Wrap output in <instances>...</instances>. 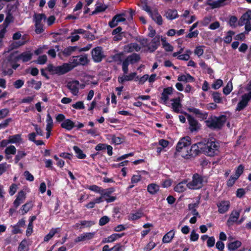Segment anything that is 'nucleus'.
Masks as SVG:
<instances>
[{
	"instance_id": "49530a36",
	"label": "nucleus",
	"mask_w": 251,
	"mask_h": 251,
	"mask_svg": "<svg viewBox=\"0 0 251 251\" xmlns=\"http://www.w3.org/2000/svg\"><path fill=\"white\" fill-rule=\"evenodd\" d=\"M114 191L115 189L113 187H111L107 189L102 188L101 195H103L104 198L105 197H109Z\"/></svg>"
},
{
	"instance_id": "864d4df0",
	"label": "nucleus",
	"mask_w": 251,
	"mask_h": 251,
	"mask_svg": "<svg viewBox=\"0 0 251 251\" xmlns=\"http://www.w3.org/2000/svg\"><path fill=\"white\" fill-rule=\"evenodd\" d=\"M244 170V166L240 164L238 166L235 170V176L239 178L240 176L243 173Z\"/></svg>"
},
{
	"instance_id": "ea45409f",
	"label": "nucleus",
	"mask_w": 251,
	"mask_h": 251,
	"mask_svg": "<svg viewBox=\"0 0 251 251\" xmlns=\"http://www.w3.org/2000/svg\"><path fill=\"white\" fill-rule=\"evenodd\" d=\"M18 251H28L27 242L25 239L23 240L19 244Z\"/></svg>"
},
{
	"instance_id": "c85d7f7f",
	"label": "nucleus",
	"mask_w": 251,
	"mask_h": 251,
	"mask_svg": "<svg viewBox=\"0 0 251 251\" xmlns=\"http://www.w3.org/2000/svg\"><path fill=\"white\" fill-rule=\"evenodd\" d=\"M32 55V53L30 52V51H26L21 53L19 54V56L20 59L22 60L23 62H26L31 59Z\"/></svg>"
},
{
	"instance_id": "a211bd4d",
	"label": "nucleus",
	"mask_w": 251,
	"mask_h": 251,
	"mask_svg": "<svg viewBox=\"0 0 251 251\" xmlns=\"http://www.w3.org/2000/svg\"><path fill=\"white\" fill-rule=\"evenodd\" d=\"M250 20H251V10H249L241 17L238 22V25L240 26H242L246 23L250 22Z\"/></svg>"
},
{
	"instance_id": "c756f323",
	"label": "nucleus",
	"mask_w": 251,
	"mask_h": 251,
	"mask_svg": "<svg viewBox=\"0 0 251 251\" xmlns=\"http://www.w3.org/2000/svg\"><path fill=\"white\" fill-rule=\"evenodd\" d=\"M148 192L151 194L154 195L159 190V186L155 183H151L147 187Z\"/></svg>"
},
{
	"instance_id": "b1692460",
	"label": "nucleus",
	"mask_w": 251,
	"mask_h": 251,
	"mask_svg": "<svg viewBox=\"0 0 251 251\" xmlns=\"http://www.w3.org/2000/svg\"><path fill=\"white\" fill-rule=\"evenodd\" d=\"M165 17L169 20H173L178 17L177 11L176 9H168L165 12Z\"/></svg>"
},
{
	"instance_id": "20e7f679",
	"label": "nucleus",
	"mask_w": 251,
	"mask_h": 251,
	"mask_svg": "<svg viewBox=\"0 0 251 251\" xmlns=\"http://www.w3.org/2000/svg\"><path fill=\"white\" fill-rule=\"evenodd\" d=\"M207 178L198 173H195L192 177V180L187 184V186L191 189H199L203 185V183H207Z\"/></svg>"
},
{
	"instance_id": "dca6fc26",
	"label": "nucleus",
	"mask_w": 251,
	"mask_h": 251,
	"mask_svg": "<svg viewBox=\"0 0 251 251\" xmlns=\"http://www.w3.org/2000/svg\"><path fill=\"white\" fill-rule=\"evenodd\" d=\"M240 211L233 210L227 221L226 225L228 226H232L234 223L237 222L240 217Z\"/></svg>"
},
{
	"instance_id": "393cba45",
	"label": "nucleus",
	"mask_w": 251,
	"mask_h": 251,
	"mask_svg": "<svg viewBox=\"0 0 251 251\" xmlns=\"http://www.w3.org/2000/svg\"><path fill=\"white\" fill-rule=\"evenodd\" d=\"M125 49L128 52H131L134 50L136 51H139L141 50V47L136 43L128 44L125 47Z\"/></svg>"
},
{
	"instance_id": "338daca9",
	"label": "nucleus",
	"mask_w": 251,
	"mask_h": 251,
	"mask_svg": "<svg viewBox=\"0 0 251 251\" xmlns=\"http://www.w3.org/2000/svg\"><path fill=\"white\" fill-rule=\"evenodd\" d=\"M24 84V81L22 79H18L13 83V86L16 89L21 88Z\"/></svg>"
},
{
	"instance_id": "4d7b16f0",
	"label": "nucleus",
	"mask_w": 251,
	"mask_h": 251,
	"mask_svg": "<svg viewBox=\"0 0 251 251\" xmlns=\"http://www.w3.org/2000/svg\"><path fill=\"white\" fill-rule=\"evenodd\" d=\"M119 16H120L119 15H115V16L112 18V20H111L110 21H109V23H108V25H109V26L111 28H114V27H115V26H116L118 25V22L117 21L116 19H117V18H118Z\"/></svg>"
},
{
	"instance_id": "2eb2a0df",
	"label": "nucleus",
	"mask_w": 251,
	"mask_h": 251,
	"mask_svg": "<svg viewBox=\"0 0 251 251\" xmlns=\"http://www.w3.org/2000/svg\"><path fill=\"white\" fill-rule=\"evenodd\" d=\"M79 81L75 80L68 82L67 84V87L73 95L76 96L79 92Z\"/></svg>"
},
{
	"instance_id": "a878e982",
	"label": "nucleus",
	"mask_w": 251,
	"mask_h": 251,
	"mask_svg": "<svg viewBox=\"0 0 251 251\" xmlns=\"http://www.w3.org/2000/svg\"><path fill=\"white\" fill-rule=\"evenodd\" d=\"M126 59L130 64H134L140 60L141 57L139 54L133 53L128 55Z\"/></svg>"
},
{
	"instance_id": "680f3d73",
	"label": "nucleus",
	"mask_w": 251,
	"mask_h": 251,
	"mask_svg": "<svg viewBox=\"0 0 251 251\" xmlns=\"http://www.w3.org/2000/svg\"><path fill=\"white\" fill-rule=\"evenodd\" d=\"M238 179V177L235 176H231L229 179L227 181L226 185L228 187L232 186L235 183L236 180Z\"/></svg>"
},
{
	"instance_id": "0e129e2a",
	"label": "nucleus",
	"mask_w": 251,
	"mask_h": 251,
	"mask_svg": "<svg viewBox=\"0 0 251 251\" xmlns=\"http://www.w3.org/2000/svg\"><path fill=\"white\" fill-rule=\"evenodd\" d=\"M110 221L109 218L107 216H104L100 218L99 220V225L103 226L108 223Z\"/></svg>"
},
{
	"instance_id": "f8f14e48",
	"label": "nucleus",
	"mask_w": 251,
	"mask_h": 251,
	"mask_svg": "<svg viewBox=\"0 0 251 251\" xmlns=\"http://www.w3.org/2000/svg\"><path fill=\"white\" fill-rule=\"evenodd\" d=\"M174 89L172 87L164 88L161 93V96L159 100V102L167 105V101L169 100V96L173 93Z\"/></svg>"
},
{
	"instance_id": "bf43d9fd",
	"label": "nucleus",
	"mask_w": 251,
	"mask_h": 251,
	"mask_svg": "<svg viewBox=\"0 0 251 251\" xmlns=\"http://www.w3.org/2000/svg\"><path fill=\"white\" fill-rule=\"evenodd\" d=\"M35 26L37 34H41L44 32L43 25L42 23H35Z\"/></svg>"
},
{
	"instance_id": "f03ea898",
	"label": "nucleus",
	"mask_w": 251,
	"mask_h": 251,
	"mask_svg": "<svg viewBox=\"0 0 251 251\" xmlns=\"http://www.w3.org/2000/svg\"><path fill=\"white\" fill-rule=\"evenodd\" d=\"M226 121V115L219 116H211L208 120L205 121L206 126L212 130H220L224 126Z\"/></svg>"
},
{
	"instance_id": "c03bdc74",
	"label": "nucleus",
	"mask_w": 251,
	"mask_h": 251,
	"mask_svg": "<svg viewBox=\"0 0 251 251\" xmlns=\"http://www.w3.org/2000/svg\"><path fill=\"white\" fill-rule=\"evenodd\" d=\"M26 155V153L23 151H18L17 154L16 155L14 160L16 164L23 158Z\"/></svg>"
},
{
	"instance_id": "9b49d317",
	"label": "nucleus",
	"mask_w": 251,
	"mask_h": 251,
	"mask_svg": "<svg viewBox=\"0 0 251 251\" xmlns=\"http://www.w3.org/2000/svg\"><path fill=\"white\" fill-rule=\"evenodd\" d=\"M160 45V37L159 35H156L152 39L151 41L148 44L147 47L150 52H153Z\"/></svg>"
},
{
	"instance_id": "5fc2aeb1",
	"label": "nucleus",
	"mask_w": 251,
	"mask_h": 251,
	"mask_svg": "<svg viewBox=\"0 0 251 251\" xmlns=\"http://www.w3.org/2000/svg\"><path fill=\"white\" fill-rule=\"evenodd\" d=\"M129 63L127 61V60L125 59L122 62V70L124 72V75H126L127 74L128 72V66L129 65Z\"/></svg>"
},
{
	"instance_id": "774afa93",
	"label": "nucleus",
	"mask_w": 251,
	"mask_h": 251,
	"mask_svg": "<svg viewBox=\"0 0 251 251\" xmlns=\"http://www.w3.org/2000/svg\"><path fill=\"white\" fill-rule=\"evenodd\" d=\"M25 179L29 181H33L34 179L33 176L28 171H25L24 173Z\"/></svg>"
},
{
	"instance_id": "f3484780",
	"label": "nucleus",
	"mask_w": 251,
	"mask_h": 251,
	"mask_svg": "<svg viewBox=\"0 0 251 251\" xmlns=\"http://www.w3.org/2000/svg\"><path fill=\"white\" fill-rule=\"evenodd\" d=\"M76 46H69L65 48L63 50L59 52L58 53V56L60 58H62V55H63L64 57H68L71 55L73 52L76 50Z\"/></svg>"
},
{
	"instance_id": "f704fd0d",
	"label": "nucleus",
	"mask_w": 251,
	"mask_h": 251,
	"mask_svg": "<svg viewBox=\"0 0 251 251\" xmlns=\"http://www.w3.org/2000/svg\"><path fill=\"white\" fill-rule=\"evenodd\" d=\"M122 247L120 244H116L111 248H109V246L106 245L103 247L102 251H120Z\"/></svg>"
},
{
	"instance_id": "09e8293b",
	"label": "nucleus",
	"mask_w": 251,
	"mask_h": 251,
	"mask_svg": "<svg viewBox=\"0 0 251 251\" xmlns=\"http://www.w3.org/2000/svg\"><path fill=\"white\" fill-rule=\"evenodd\" d=\"M234 34L235 32L233 31L229 30L227 33V35L224 38V42L227 44L230 43L232 40V36L234 35Z\"/></svg>"
},
{
	"instance_id": "052dcab7",
	"label": "nucleus",
	"mask_w": 251,
	"mask_h": 251,
	"mask_svg": "<svg viewBox=\"0 0 251 251\" xmlns=\"http://www.w3.org/2000/svg\"><path fill=\"white\" fill-rule=\"evenodd\" d=\"M223 84V80L221 79H217L212 85V88L215 90L218 89Z\"/></svg>"
},
{
	"instance_id": "bb28decb",
	"label": "nucleus",
	"mask_w": 251,
	"mask_h": 251,
	"mask_svg": "<svg viewBox=\"0 0 251 251\" xmlns=\"http://www.w3.org/2000/svg\"><path fill=\"white\" fill-rule=\"evenodd\" d=\"M36 218L37 217L36 216H32L30 217L28 226L26 230V235L27 236H29L31 235L33 232V222L36 219Z\"/></svg>"
},
{
	"instance_id": "6e6d98bb",
	"label": "nucleus",
	"mask_w": 251,
	"mask_h": 251,
	"mask_svg": "<svg viewBox=\"0 0 251 251\" xmlns=\"http://www.w3.org/2000/svg\"><path fill=\"white\" fill-rule=\"evenodd\" d=\"M20 60L21 59L19 55L17 56H14L13 53H11L8 58V61L11 63H16Z\"/></svg>"
},
{
	"instance_id": "473e14b6",
	"label": "nucleus",
	"mask_w": 251,
	"mask_h": 251,
	"mask_svg": "<svg viewBox=\"0 0 251 251\" xmlns=\"http://www.w3.org/2000/svg\"><path fill=\"white\" fill-rule=\"evenodd\" d=\"M151 17L159 25H162L163 21L162 17L159 14L157 11H154Z\"/></svg>"
},
{
	"instance_id": "2f4dec72",
	"label": "nucleus",
	"mask_w": 251,
	"mask_h": 251,
	"mask_svg": "<svg viewBox=\"0 0 251 251\" xmlns=\"http://www.w3.org/2000/svg\"><path fill=\"white\" fill-rule=\"evenodd\" d=\"M175 235V231L173 230H170L167 232L163 237L162 242L164 243H170Z\"/></svg>"
},
{
	"instance_id": "de8ad7c7",
	"label": "nucleus",
	"mask_w": 251,
	"mask_h": 251,
	"mask_svg": "<svg viewBox=\"0 0 251 251\" xmlns=\"http://www.w3.org/2000/svg\"><path fill=\"white\" fill-rule=\"evenodd\" d=\"M16 148L13 145H10L9 147H7L5 151L4 152L6 155L9 154H15L16 152Z\"/></svg>"
},
{
	"instance_id": "cd10ccee",
	"label": "nucleus",
	"mask_w": 251,
	"mask_h": 251,
	"mask_svg": "<svg viewBox=\"0 0 251 251\" xmlns=\"http://www.w3.org/2000/svg\"><path fill=\"white\" fill-rule=\"evenodd\" d=\"M241 245V242L239 240H236L234 242L229 243L227 244V248L229 251H234L240 247Z\"/></svg>"
},
{
	"instance_id": "4be33fe9",
	"label": "nucleus",
	"mask_w": 251,
	"mask_h": 251,
	"mask_svg": "<svg viewBox=\"0 0 251 251\" xmlns=\"http://www.w3.org/2000/svg\"><path fill=\"white\" fill-rule=\"evenodd\" d=\"M75 126V123L70 119H66L61 124V127L67 130H71Z\"/></svg>"
},
{
	"instance_id": "37998d69",
	"label": "nucleus",
	"mask_w": 251,
	"mask_h": 251,
	"mask_svg": "<svg viewBox=\"0 0 251 251\" xmlns=\"http://www.w3.org/2000/svg\"><path fill=\"white\" fill-rule=\"evenodd\" d=\"M221 95V93L218 92H213L212 93V99L216 103H220L222 102V99Z\"/></svg>"
},
{
	"instance_id": "a19ab883",
	"label": "nucleus",
	"mask_w": 251,
	"mask_h": 251,
	"mask_svg": "<svg viewBox=\"0 0 251 251\" xmlns=\"http://www.w3.org/2000/svg\"><path fill=\"white\" fill-rule=\"evenodd\" d=\"M57 232L56 228H51L49 233L47 234L44 238V242H48Z\"/></svg>"
},
{
	"instance_id": "69168bd1",
	"label": "nucleus",
	"mask_w": 251,
	"mask_h": 251,
	"mask_svg": "<svg viewBox=\"0 0 251 251\" xmlns=\"http://www.w3.org/2000/svg\"><path fill=\"white\" fill-rule=\"evenodd\" d=\"M212 16L209 15L208 16H206L204 17L203 20L201 22L202 25L206 26H207L210 22L211 21Z\"/></svg>"
},
{
	"instance_id": "7c9ffc66",
	"label": "nucleus",
	"mask_w": 251,
	"mask_h": 251,
	"mask_svg": "<svg viewBox=\"0 0 251 251\" xmlns=\"http://www.w3.org/2000/svg\"><path fill=\"white\" fill-rule=\"evenodd\" d=\"M33 205V204L31 201L25 203L22 206V207L20 209L21 214L22 215H25V214H26L30 209H31L32 208Z\"/></svg>"
},
{
	"instance_id": "4c0bfd02",
	"label": "nucleus",
	"mask_w": 251,
	"mask_h": 251,
	"mask_svg": "<svg viewBox=\"0 0 251 251\" xmlns=\"http://www.w3.org/2000/svg\"><path fill=\"white\" fill-rule=\"evenodd\" d=\"M8 140L10 143H19L21 140V135L20 134H15L14 135L9 136Z\"/></svg>"
},
{
	"instance_id": "c9c22d12",
	"label": "nucleus",
	"mask_w": 251,
	"mask_h": 251,
	"mask_svg": "<svg viewBox=\"0 0 251 251\" xmlns=\"http://www.w3.org/2000/svg\"><path fill=\"white\" fill-rule=\"evenodd\" d=\"M73 150H74L75 154H76V157L79 159H84L85 158L86 155L84 154L83 151L77 146H74L73 147Z\"/></svg>"
},
{
	"instance_id": "f257e3e1",
	"label": "nucleus",
	"mask_w": 251,
	"mask_h": 251,
	"mask_svg": "<svg viewBox=\"0 0 251 251\" xmlns=\"http://www.w3.org/2000/svg\"><path fill=\"white\" fill-rule=\"evenodd\" d=\"M70 60L73 64L64 63L62 65L54 66L52 64H49L47 69L52 75H60L70 72L77 66H84L89 62V60L86 55L73 56Z\"/></svg>"
},
{
	"instance_id": "9d476101",
	"label": "nucleus",
	"mask_w": 251,
	"mask_h": 251,
	"mask_svg": "<svg viewBox=\"0 0 251 251\" xmlns=\"http://www.w3.org/2000/svg\"><path fill=\"white\" fill-rule=\"evenodd\" d=\"M232 0H207V4L211 6L212 9L220 8L229 4Z\"/></svg>"
},
{
	"instance_id": "0eeeda50",
	"label": "nucleus",
	"mask_w": 251,
	"mask_h": 251,
	"mask_svg": "<svg viewBox=\"0 0 251 251\" xmlns=\"http://www.w3.org/2000/svg\"><path fill=\"white\" fill-rule=\"evenodd\" d=\"M91 54L93 61L96 63L101 62L104 57L102 51V48L100 46L97 47L93 49L92 50Z\"/></svg>"
},
{
	"instance_id": "13d9d810",
	"label": "nucleus",
	"mask_w": 251,
	"mask_h": 251,
	"mask_svg": "<svg viewBox=\"0 0 251 251\" xmlns=\"http://www.w3.org/2000/svg\"><path fill=\"white\" fill-rule=\"evenodd\" d=\"M47 61V56L46 55L39 56L36 61V63L38 64L43 65L45 64Z\"/></svg>"
},
{
	"instance_id": "6e6552de",
	"label": "nucleus",
	"mask_w": 251,
	"mask_h": 251,
	"mask_svg": "<svg viewBox=\"0 0 251 251\" xmlns=\"http://www.w3.org/2000/svg\"><path fill=\"white\" fill-rule=\"evenodd\" d=\"M251 99V93L245 94L242 96L241 100L238 103L236 111H240L243 110L248 104Z\"/></svg>"
},
{
	"instance_id": "a18cd8bd",
	"label": "nucleus",
	"mask_w": 251,
	"mask_h": 251,
	"mask_svg": "<svg viewBox=\"0 0 251 251\" xmlns=\"http://www.w3.org/2000/svg\"><path fill=\"white\" fill-rule=\"evenodd\" d=\"M232 90V83L231 81H229L226 85L223 88V93L226 95H228Z\"/></svg>"
},
{
	"instance_id": "58836bf2",
	"label": "nucleus",
	"mask_w": 251,
	"mask_h": 251,
	"mask_svg": "<svg viewBox=\"0 0 251 251\" xmlns=\"http://www.w3.org/2000/svg\"><path fill=\"white\" fill-rule=\"evenodd\" d=\"M47 17L44 13L35 14L34 15V21L35 23H41L42 20H46Z\"/></svg>"
},
{
	"instance_id": "39448f33",
	"label": "nucleus",
	"mask_w": 251,
	"mask_h": 251,
	"mask_svg": "<svg viewBox=\"0 0 251 251\" xmlns=\"http://www.w3.org/2000/svg\"><path fill=\"white\" fill-rule=\"evenodd\" d=\"M202 152V143L200 142L192 145L190 150L186 149L185 153H182L181 156L185 159L194 158Z\"/></svg>"
},
{
	"instance_id": "ddd939ff",
	"label": "nucleus",
	"mask_w": 251,
	"mask_h": 251,
	"mask_svg": "<svg viewBox=\"0 0 251 251\" xmlns=\"http://www.w3.org/2000/svg\"><path fill=\"white\" fill-rule=\"evenodd\" d=\"M188 111L190 113H193L196 115V117L201 121L207 120L208 117V113L204 112H202L199 109L195 107H188L187 108Z\"/></svg>"
},
{
	"instance_id": "7ed1b4c3",
	"label": "nucleus",
	"mask_w": 251,
	"mask_h": 251,
	"mask_svg": "<svg viewBox=\"0 0 251 251\" xmlns=\"http://www.w3.org/2000/svg\"><path fill=\"white\" fill-rule=\"evenodd\" d=\"M220 145L218 141H208L206 144L202 143V153L209 156H214L219 152Z\"/></svg>"
},
{
	"instance_id": "aec40b11",
	"label": "nucleus",
	"mask_w": 251,
	"mask_h": 251,
	"mask_svg": "<svg viewBox=\"0 0 251 251\" xmlns=\"http://www.w3.org/2000/svg\"><path fill=\"white\" fill-rule=\"evenodd\" d=\"M125 235L124 233H122L121 234L118 233H113L110 236L104 238L102 241V243H111L117 239L121 238Z\"/></svg>"
},
{
	"instance_id": "603ef678",
	"label": "nucleus",
	"mask_w": 251,
	"mask_h": 251,
	"mask_svg": "<svg viewBox=\"0 0 251 251\" xmlns=\"http://www.w3.org/2000/svg\"><path fill=\"white\" fill-rule=\"evenodd\" d=\"M123 55V52H120L115 54L112 56V58L113 60L115 62H119L118 63V64H121L122 62H123V59H122V56Z\"/></svg>"
},
{
	"instance_id": "5701e85b",
	"label": "nucleus",
	"mask_w": 251,
	"mask_h": 251,
	"mask_svg": "<svg viewBox=\"0 0 251 251\" xmlns=\"http://www.w3.org/2000/svg\"><path fill=\"white\" fill-rule=\"evenodd\" d=\"M14 21V17L12 16V13L10 12V10H9L8 12L6 14V18L4 20L3 23L0 25V28L1 27H4V30L6 29L8 27L9 25L13 22Z\"/></svg>"
},
{
	"instance_id": "6ab92c4d",
	"label": "nucleus",
	"mask_w": 251,
	"mask_h": 251,
	"mask_svg": "<svg viewBox=\"0 0 251 251\" xmlns=\"http://www.w3.org/2000/svg\"><path fill=\"white\" fill-rule=\"evenodd\" d=\"M136 75L137 73L136 72L131 73L128 75H125L122 76H119L118 78V81L119 83L124 84L125 81H131L133 80Z\"/></svg>"
},
{
	"instance_id": "e2e57ef3",
	"label": "nucleus",
	"mask_w": 251,
	"mask_h": 251,
	"mask_svg": "<svg viewBox=\"0 0 251 251\" xmlns=\"http://www.w3.org/2000/svg\"><path fill=\"white\" fill-rule=\"evenodd\" d=\"M72 107L76 109L81 110L85 108V106L82 101H79L72 105Z\"/></svg>"
},
{
	"instance_id": "4468645a",
	"label": "nucleus",
	"mask_w": 251,
	"mask_h": 251,
	"mask_svg": "<svg viewBox=\"0 0 251 251\" xmlns=\"http://www.w3.org/2000/svg\"><path fill=\"white\" fill-rule=\"evenodd\" d=\"M216 205L218 208V212L220 214H224L228 210L230 203L228 201H222L218 202Z\"/></svg>"
},
{
	"instance_id": "3c124183",
	"label": "nucleus",
	"mask_w": 251,
	"mask_h": 251,
	"mask_svg": "<svg viewBox=\"0 0 251 251\" xmlns=\"http://www.w3.org/2000/svg\"><path fill=\"white\" fill-rule=\"evenodd\" d=\"M87 188L92 191L100 194L101 195L102 188L98 185H90V186H89L87 187Z\"/></svg>"
},
{
	"instance_id": "412c9836",
	"label": "nucleus",
	"mask_w": 251,
	"mask_h": 251,
	"mask_svg": "<svg viewBox=\"0 0 251 251\" xmlns=\"http://www.w3.org/2000/svg\"><path fill=\"white\" fill-rule=\"evenodd\" d=\"M173 102L172 103V108L174 112L178 113L180 112L179 108H181L182 104L180 102V99L177 97L171 100Z\"/></svg>"
},
{
	"instance_id": "e433bc0d",
	"label": "nucleus",
	"mask_w": 251,
	"mask_h": 251,
	"mask_svg": "<svg viewBox=\"0 0 251 251\" xmlns=\"http://www.w3.org/2000/svg\"><path fill=\"white\" fill-rule=\"evenodd\" d=\"M26 42V41L24 40L23 39L20 41H14L10 44V48L11 50L16 49L24 45Z\"/></svg>"
},
{
	"instance_id": "1a4fd4ad",
	"label": "nucleus",
	"mask_w": 251,
	"mask_h": 251,
	"mask_svg": "<svg viewBox=\"0 0 251 251\" xmlns=\"http://www.w3.org/2000/svg\"><path fill=\"white\" fill-rule=\"evenodd\" d=\"M191 144V138L189 136H186L182 138L177 143L176 146V151L180 152L183 150H185L186 148Z\"/></svg>"
},
{
	"instance_id": "79ce46f5",
	"label": "nucleus",
	"mask_w": 251,
	"mask_h": 251,
	"mask_svg": "<svg viewBox=\"0 0 251 251\" xmlns=\"http://www.w3.org/2000/svg\"><path fill=\"white\" fill-rule=\"evenodd\" d=\"M143 215V213L141 211H138L135 213H131L129 218V220H137L141 218Z\"/></svg>"
},
{
	"instance_id": "8fccbe9b",
	"label": "nucleus",
	"mask_w": 251,
	"mask_h": 251,
	"mask_svg": "<svg viewBox=\"0 0 251 251\" xmlns=\"http://www.w3.org/2000/svg\"><path fill=\"white\" fill-rule=\"evenodd\" d=\"M46 123V128L49 129H52L53 126V120L51 116L49 113L47 115Z\"/></svg>"
},
{
	"instance_id": "72a5a7b5",
	"label": "nucleus",
	"mask_w": 251,
	"mask_h": 251,
	"mask_svg": "<svg viewBox=\"0 0 251 251\" xmlns=\"http://www.w3.org/2000/svg\"><path fill=\"white\" fill-rule=\"evenodd\" d=\"M186 181H183L178 183L175 187L174 190L178 193H182L186 190L185 184Z\"/></svg>"
},
{
	"instance_id": "423d86ee",
	"label": "nucleus",
	"mask_w": 251,
	"mask_h": 251,
	"mask_svg": "<svg viewBox=\"0 0 251 251\" xmlns=\"http://www.w3.org/2000/svg\"><path fill=\"white\" fill-rule=\"evenodd\" d=\"M183 113L187 117L189 125V129L190 131L191 132L198 131L201 127V125L198 121L187 113L184 112Z\"/></svg>"
}]
</instances>
